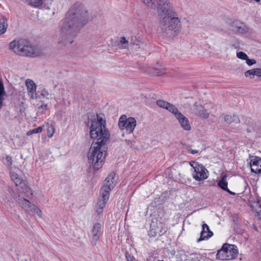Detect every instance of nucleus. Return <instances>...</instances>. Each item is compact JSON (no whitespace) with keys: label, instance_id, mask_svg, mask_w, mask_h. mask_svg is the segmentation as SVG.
I'll return each mask as SVG.
<instances>
[{"label":"nucleus","instance_id":"f257e3e1","mask_svg":"<svg viewBox=\"0 0 261 261\" xmlns=\"http://www.w3.org/2000/svg\"><path fill=\"white\" fill-rule=\"evenodd\" d=\"M89 13L85 6L75 3L69 10L61 29L58 43L65 46L73 42V38L87 23Z\"/></svg>","mask_w":261,"mask_h":261},{"label":"nucleus","instance_id":"f03ea898","mask_svg":"<svg viewBox=\"0 0 261 261\" xmlns=\"http://www.w3.org/2000/svg\"><path fill=\"white\" fill-rule=\"evenodd\" d=\"M148 8L155 9L157 4V12L159 17V28L162 33L169 37L177 36L181 30V24L176 16L170 0H140Z\"/></svg>","mask_w":261,"mask_h":261},{"label":"nucleus","instance_id":"7ed1b4c3","mask_svg":"<svg viewBox=\"0 0 261 261\" xmlns=\"http://www.w3.org/2000/svg\"><path fill=\"white\" fill-rule=\"evenodd\" d=\"M90 124V136L93 139L92 145L102 147L107 146V143L110 138V134L106 127V122L98 115L96 118L88 121V125Z\"/></svg>","mask_w":261,"mask_h":261},{"label":"nucleus","instance_id":"20e7f679","mask_svg":"<svg viewBox=\"0 0 261 261\" xmlns=\"http://www.w3.org/2000/svg\"><path fill=\"white\" fill-rule=\"evenodd\" d=\"M9 47L16 54L28 57H36L41 53V50L38 47L32 45L26 40L21 39L14 40L10 42Z\"/></svg>","mask_w":261,"mask_h":261},{"label":"nucleus","instance_id":"39448f33","mask_svg":"<svg viewBox=\"0 0 261 261\" xmlns=\"http://www.w3.org/2000/svg\"><path fill=\"white\" fill-rule=\"evenodd\" d=\"M108 147H102L91 145L87 157L88 163L95 170H99L105 162L107 154Z\"/></svg>","mask_w":261,"mask_h":261},{"label":"nucleus","instance_id":"423d86ee","mask_svg":"<svg viewBox=\"0 0 261 261\" xmlns=\"http://www.w3.org/2000/svg\"><path fill=\"white\" fill-rule=\"evenodd\" d=\"M11 180L15 184L16 186H20L21 189L24 188L23 192L27 197L33 195V192L27 185V182L22 179L21 171L18 168H11L10 172Z\"/></svg>","mask_w":261,"mask_h":261},{"label":"nucleus","instance_id":"0eeeda50","mask_svg":"<svg viewBox=\"0 0 261 261\" xmlns=\"http://www.w3.org/2000/svg\"><path fill=\"white\" fill-rule=\"evenodd\" d=\"M238 252L234 245L225 243L217 253V258L223 260H231L235 258Z\"/></svg>","mask_w":261,"mask_h":261},{"label":"nucleus","instance_id":"6e6552de","mask_svg":"<svg viewBox=\"0 0 261 261\" xmlns=\"http://www.w3.org/2000/svg\"><path fill=\"white\" fill-rule=\"evenodd\" d=\"M190 165L194 169L192 176L196 180H203L208 177V171L202 164L193 162Z\"/></svg>","mask_w":261,"mask_h":261},{"label":"nucleus","instance_id":"1a4fd4ad","mask_svg":"<svg viewBox=\"0 0 261 261\" xmlns=\"http://www.w3.org/2000/svg\"><path fill=\"white\" fill-rule=\"evenodd\" d=\"M136 126V121L133 117L127 118L124 115L119 119L118 126L121 130H125L128 134L133 133Z\"/></svg>","mask_w":261,"mask_h":261},{"label":"nucleus","instance_id":"9d476101","mask_svg":"<svg viewBox=\"0 0 261 261\" xmlns=\"http://www.w3.org/2000/svg\"><path fill=\"white\" fill-rule=\"evenodd\" d=\"M115 173H112L105 179L103 185L100 190V193L105 194V192L107 191L108 195H110V192L115 187Z\"/></svg>","mask_w":261,"mask_h":261},{"label":"nucleus","instance_id":"9b49d317","mask_svg":"<svg viewBox=\"0 0 261 261\" xmlns=\"http://www.w3.org/2000/svg\"><path fill=\"white\" fill-rule=\"evenodd\" d=\"M21 204V207L23 209L27 212H31L33 213L37 214L39 217H42V213L40 209L34 204H32L31 202L27 200H22L19 201Z\"/></svg>","mask_w":261,"mask_h":261},{"label":"nucleus","instance_id":"f8f14e48","mask_svg":"<svg viewBox=\"0 0 261 261\" xmlns=\"http://www.w3.org/2000/svg\"><path fill=\"white\" fill-rule=\"evenodd\" d=\"M192 113L195 115L198 116L202 118H207L209 117V113L204 108V107L196 102L191 108Z\"/></svg>","mask_w":261,"mask_h":261},{"label":"nucleus","instance_id":"ddd939ff","mask_svg":"<svg viewBox=\"0 0 261 261\" xmlns=\"http://www.w3.org/2000/svg\"><path fill=\"white\" fill-rule=\"evenodd\" d=\"M105 193H100L101 198L98 199L97 203L96 212L98 215L101 214L102 213L106 203L109 199L110 195H108L107 191H105Z\"/></svg>","mask_w":261,"mask_h":261},{"label":"nucleus","instance_id":"4468645a","mask_svg":"<svg viewBox=\"0 0 261 261\" xmlns=\"http://www.w3.org/2000/svg\"><path fill=\"white\" fill-rule=\"evenodd\" d=\"M24 191V188L21 189L19 190L17 194H16L13 189L10 187H8V191L10 195L12 196V197L15 199V200L18 203V204L21 207V204L19 202L20 201H22V200H27V197L25 196V193L23 192Z\"/></svg>","mask_w":261,"mask_h":261},{"label":"nucleus","instance_id":"2eb2a0df","mask_svg":"<svg viewBox=\"0 0 261 261\" xmlns=\"http://www.w3.org/2000/svg\"><path fill=\"white\" fill-rule=\"evenodd\" d=\"M24 191V188L21 189L19 190L17 194H16L13 189L10 187H8V191L10 195L12 196V197L15 199V200L18 203V204L21 207V204L19 202L20 201H22V200H27V197L25 196V193L23 192Z\"/></svg>","mask_w":261,"mask_h":261},{"label":"nucleus","instance_id":"dca6fc26","mask_svg":"<svg viewBox=\"0 0 261 261\" xmlns=\"http://www.w3.org/2000/svg\"><path fill=\"white\" fill-rule=\"evenodd\" d=\"M28 94L31 99H34L37 98L36 93V85L33 81L28 79L25 81Z\"/></svg>","mask_w":261,"mask_h":261},{"label":"nucleus","instance_id":"f3484780","mask_svg":"<svg viewBox=\"0 0 261 261\" xmlns=\"http://www.w3.org/2000/svg\"><path fill=\"white\" fill-rule=\"evenodd\" d=\"M213 236V232L210 230L209 226L206 223H203L200 236L197 241L200 242L201 241L208 240Z\"/></svg>","mask_w":261,"mask_h":261},{"label":"nucleus","instance_id":"a211bd4d","mask_svg":"<svg viewBox=\"0 0 261 261\" xmlns=\"http://www.w3.org/2000/svg\"><path fill=\"white\" fill-rule=\"evenodd\" d=\"M250 164L252 172L255 173H261V159L260 158L255 156L251 160Z\"/></svg>","mask_w":261,"mask_h":261},{"label":"nucleus","instance_id":"6ab92c4d","mask_svg":"<svg viewBox=\"0 0 261 261\" xmlns=\"http://www.w3.org/2000/svg\"><path fill=\"white\" fill-rule=\"evenodd\" d=\"M176 118L184 130L188 131L191 129V126L188 119L181 113L179 114Z\"/></svg>","mask_w":261,"mask_h":261},{"label":"nucleus","instance_id":"aec40b11","mask_svg":"<svg viewBox=\"0 0 261 261\" xmlns=\"http://www.w3.org/2000/svg\"><path fill=\"white\" fill-rule=\"evenodd\" d=\"M101 230V226L100 223H95L92 230V241L93 243L95 245L97 241L98 240L100 233Z\"/></svg>","mask_w":261,"mask_h":261},{"label":"nucleus","instance_id":"412c9836","mask_svg":"<svg viewBox=\"0 0 261 261\" xmlns=\"http://www.w3.org/2000/svg\"><path fill=\"white\" fill-rule=\"evenodd\" d=\"M218 186L222 190L227 192L232 195H235L236 193L230 191L227 187L228 182L227 181V175L225 174L223 175L220 180L218 182Z\"/></svg>","mask_w":261,"mask_h":261},{"label":"nucleus","instance_id":"4be33fe9","mask_svg":"<svg viewBox=\"0 0 261 261\" xmlns=\"http://www.w3.org/2000/svg\"><path fill=\"white\" fill-rule=\"evenodd\" d=\"M245 75L246 77H249L250 79H253L255 75L261 77V69L256 68L248 70L245 72Z\"/></svg>","mask_w":261,"mask_h":261},{"label":"nucleus","instance_id":"5701e85b","mask_svg":"<svg viewBox=\"0 0 261 261\" xmlns=\"http://www.w3.org/2000/svg\"><path fill=\"white\" fill-rule=\"evenodd\" d=\"M8 27L7 18L2 16L0 18V35L4 34L6 32Z\"/></svg>","mask_w":261,"mask_h":261},{"label":"nucleus","instance_id":"b1692460","mask_svg":"<svg viewBox=\"0 0 261 261\" xmlns=\"http://www.w3.org/2000/svg\"><path fill=\"white\" fill-rule=\"evenodd\" d=\"M7 96L3 82L0 80V109L4 106V101Z\"/></svg>","mask_w":261,"mask_h":261},{"label":"nucleus","instance_id":"393cba45","mask_svg":"<svg viewBox=\"0 0 261 261\" xmlns=\"http://www.w3.org/2000/svg\"><path fill=\"white\" fill-rule=\"evenodd\" d=\"M130 45L133 49L137 50L143 45V43L140 40L138 39L136 37H134L132 38Z\"/></svg>","mask_w":261,"mask_h":261},{"label":"nucleus","instance_id":"a878e982","mask_svg":"<svg viewBox=\"0 0 261 261\" xmlns=\"http://www.w3.org/2000/svg\"><path fill=\"white\" fill-rule=\"evenodd\" d=\"M224 121L228 124H231L232 123H239L240 121L238 116L233 115L232 116L227 115L224 117Z\"/></svg>","mask_w":261,"mask_h":261},{"label":"nucleus","instance_id":"bb28decb","mask_svg":"<svg viewBox=\"0 0 261 261\" xmlns=\"http://www.w3.org/2000/svg\"><path fill=\"white\" fill-rule=\"evenodd\" d=\"M45 5H48V2L52 1V0H44ZM27 3L33 7H38L42 5L43 4V0H26Z\"/></svg>","mask_w":261,"mask_h":261},{"label":"nucleus","instance_id":"cd10ccee","mask_svg":"<svg viewBox=\"0 0 261 261\" xmlns=\"http://www.w3.org/2000/svg\"><path fill=\"white\" fill-rule=\"evenodd\" d=\"M236 30L241 34H244L247 32V27L243 23L240 22H237L235 24Z\"/></svg>","mask_w":261,"mask_h":261},{"label":"nucleus","instance_id":"c85d7f7f","mask_svg":"<svg viewBox=\"0 0 261 261\" xmlns=\"http://www.w3.org/2000/svg\"><path fill=\"white\" fill-rule=\"evenodd\" d=\"M166 109L168 110L170 112L173 113L175 118H176L179 115V114H181V113L178 110L177 108L175 106L170 103H169Z\"/></svg>","mask_w":261,"mask_h":261},{"label":"nucleus","instance_id":"c756f323","mask_svg":"<svg viewBox=\"0 0 261 261\" xmlns=\"http://www.w3.org/2000/svg\"><path fill=\"white\" fill-rule=\"evenodd\" d=\"M190 258L191 261H201L202 259L200 255L196 253L190 254Z\"/></svg>","mask_w":261,"mask_h":261},{"label":"nucleus","instance_id":"7c9ffc66","mask_svg":"<svg viewBox=\"0 0 261 261\" xmlns=\"http://www.w3.org/2000/svg\"><path fill=\"white\" fill-rule=\"evenodd\" d=\"M156 103L159 107L165 109H166L167 107L168 106V105L169 104V102L163 100H158L156 101Z\"/></svg>","mask_w":261,"mask_h":261},{"label":"nucleus","instance_id":"2f4dec72","mask_svg":"<svg viewBox=\"0 0 261 261\" xmlns=\"http://www.w3.org/2000/svg\"><path fill=\"white\" fill-rule=\"evenodd\" d=\"M55 0H52V1H49L48 2V5H45V2L44 0H43V3H44V6L46 8V9H53V10H55V8L53 6V3L54 2ZM53 13H54V11H53Z\"/></svg>","mask_w":261,"mask_h":261},{"label":"nucleus","instance_id":"473e14b6","mask_svg":"<svg viewBox=\"0 0 261 261\" xmlns=\"http://www.w3.org/2000/svg\"><path fill=\"white\" fill-rule=\"evenodd\" d=\"M120 42L122 44L123 47L124 48H126L128 45V41L124 37L121 38Z\"/></svg>","mask_w":261,"mask_h":261},{"label":"nucleus","instance_id":"72a5a7b5","mask_svg":"<svg viewBox=\"0 0 261 261\" xmlns=\"http://www.w3.org/2000/svg\"><path fill=\"white\" fill-rule=\"evenodd\" d=\"M237 56L238 58L245 60L248 56L243 51H240L237 54Z\"/></svg>","mask_w":261,"mask_h":261},{"label":"nucleus","instance_id":"f704fd0d","mask_svg":"<svg viewBox=\"0 0 261 261\" xmlns=\"http://www.w3.org/2000/svg\"><path fill=\"white\" fill-rule=\"evenodd\" d=\"M5 163L6 165L8 166H10L12 164V158L9 156H6L5 158Z\"/></svg>","mask_w":261,"mask_h":261},{"label":"nucleus","instance_id":"c9c22d12","mask_svg":"<svg viewBox=\"0 0 261 261\" xmlns=\"http://www.w3.org/2000/svg\"><path fill=\"white\" fill-rule=\"evenodd\" d=\"M125 257L127 261H138L136 259V258L133 256H132L127 252H125Z\"/></svg>","mask_w":261,"mask_h":261},{"label":"nucleus","instance_id":"e433bc0d","mask_svg":"<svg viewBox=\"0 0 261 261\" xmlns=\"http://www.w3.org/2000/svg\"><path fill=\"white\" fill-rule=\"evenodd\" d=\"M185 149H186L187 151H188V152L191 153L193 154H195L199 152V151L198 150L192 149L189 146H186Z\"/></svg>","mask_w":261,"mask_h":261},{"label":"nucleus","instance_id":"4c0bfd02","mask_svg":"<svg viewBox=\"0 0 261 261\" xmlns=\"http://www.w3.org/2000/svg\"><path fill=\"white\" fill-rule=\"evenodd\" d=\"M246 63L249 66H251L256 63V61L254 59H249L248 57L245 60Z\"/></svg>","mask_w":261,"mask_h":261},{"label":"nucleus","instance_id":"58836bf2","mask_svg":"<svg viewBox=\"0 0 261 261\" xmlns=\"http://www.w3.org/2000/svg\"><path fill=\"white\" fill-rule=\"evenodd\" d=\"M40 94L43 97H45L47 99L48 98V96L49 95V94H48V93L47 92V91L46 90H45V89L42 90L41 91Z\"/></svg>","mask_w":261,"mask_h":261},{"label":"nucleus","instance_id":"ea45409f","mask_svg":"<svg viewBox=\"0 0 261 261\" xmlns=\"http://www.w3.org/2000/svg\"><path fill=\"white\" fill-rule=\"evenodd\" d=\"M42 130V127L41 126H39L37 128H35L32 129V132L33 134H37V133H40Z\"/></svg>","mask_w":261,"mask_h":261},{"label":"nucleus","instance_id":"a19ab883","mask_svg":"<svg viewBox=\"0 0 261 261\" xmlns=\"http://www.w3.org/2000/svg\"><path fill=\"white\" fill-rule=\"evenodd\" d=\"M256 206L261 208V198H257L256 199Z\"/></svg>","mask_w":261,"mask_h":261},{"label":"nucleus","instance_id":"79ce46f5","mask_svg":"<svg viewBox=\"0 0 261 261\" xmlns=\"http://www.w3.org/2000/svg\"><path fill=\"white\" fill-rule=\"evenodd\" d=\"M2 199L6 203H10V200L8 199V198H7V197L6 195H3Z\"/></svg>","mask_w":261,"mask_h":261},{"label":"nucleus","instance_id":"37998d69","mask_svg":"<svg viewBox=\"0 0 261 261\" xmlns=\"http://www.w3.org/2000/svg\"><path fill=\"white\" fill-rule=\"evenodd\" d=\"M47 104H43V105H41L40 107H39V109L40 110H41V109H47Z\"/></svg>","mask_w":261,"mask_h":261},{"label":"nucleus","instance_id":"c03bdc74","mask_svg":"<svg viewBox=\"0 0 261 261\" xmlns=\"http://www.w3.org/2000/svg\"><path fill=\"white\" fill-rule=\"evenodd\" d=\"M155 71H156V72H155L156 75L160 76V75H161L163 73V72L159 71L158 70H155Z\"/></svg>","mask_w":261,"mask_h":261},{"label":"nucleus","instance_id":"a18cd8bd","mask_svg":"<svg viewBox=\"0 0 261 261\" xmlns=\"http://www.w3.org/2000/svg\"><path fill=\"white\" fill-rule=\"evenodd\" d=\"M33 134V132H32V130H29V131H28V132H27V135H28V136H30V135H32V134Z\"/></svg>","mask_w":261,"mask_h":261},{"label":"nucleus","instance_id":"49530a36","mask_svg":"<svg viewBox=\"0 0 261 261\" xmlns=\"http://www.w3.org/2000/svg\"><path fill=\"white\" fill-rule=\"evenodd\" d=\"M254 1L257 3H259L260 1V0H254Z\"/></svg>","mask_w":261,"mask_h":261},{"label":"nucleus","instance_id":"de8ad7c7","mask_svg":"<svg viewBox=\"0 0 261 261\" xmlns=\"http://www.w3.org/2000/svg\"><path fill=\"white\" fill-rule=\"evenodd\" d=\"M48 137H52V136H53V134H50V135H49V134H48Z\"/></svg>","mask_w":261,"mask_h":261}]
</instances>
